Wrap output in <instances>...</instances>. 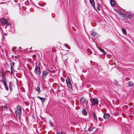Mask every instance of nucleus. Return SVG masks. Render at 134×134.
I'll return each mask as SVG.
<instances>
[{"label": "nucleus", "instance_id": "a18cd8bd", "mask_svg": "<svg viewBox=\"0 0 134 134\" xmlns=\"http://www.w3.org/2000/svg\"><path fill=\"white\" fill-rule=\"evenodd\" d=\"M31 48L32 47H31V48H30V49H31Z\"/></svg>", "mask_w": 134, "mask_h": 134}, {"label": "nucleus", "instance_id": "f03ea898", "mask_svg": "<svg viewBox=\"0 0 134 134\" xmlns=\"http://www.w3.org/2000/svg\"><path fill=\"white\" fill-rule=\"evenodd\" d=\"M49 71V70H43L42 72V79L44 80L46 77Z\"/></svg>", "mask_w": 134, "mask_h": 134}, {"label": "nucleus", "instance_id": "c756f323", "mask_svg": "<svg viewBox=\"0 0 134 134\" xmlns=\"http://www.w3.org/2000/svg\"><path fill=\"white\" fill-rule=\"evenodd\" d=\"M4 108L5 110H7L8 109L7 106V105H5V106H4Z\"/></svg>", "mask_w": 134, "mask_h": 134}, {"label": "nucleus", "instance_id": "423d86ee", "mask_svg": "<svg viewBox=\"0 0 134 134\" xmlns=\"http://www.w3.org/2000/svg\"><path fill=\"white\" fill-rule=\"evenodd\" d=\"M91 103L92 106L95 105H97L98 104V101L97 99L93 98L91 101Z\"/></svg>", "mask_w": 134, "mask_h": 134}, {"label": "nucleus", "instance_id": "2eb2a0df", "mask_svg": "<svg viewBox=\"0 0 134 134\" xmlns=\"http://www.w3.org/2000/svg\"><path fill=\"white\" fill-rule=\"evenodd\" d=\"M82 114L85 115L87 114V113L85 109H83L82 111Z\"/></svg>", "mask_w": 134, "mask_h": 134}, {"label": "nucleus", "instance_id": "20e7f679", "mask_svg": "<svg viewBox=\"0 0 134 134\" xmlns=\"http://www.w3.org/2000/svg\"><path fill=\"white\" fill-rule=\"evenodd\" d=\"M17 110L15 111V113L16 116H20V115L21 113V108L20 106L18 105L16 107Z\"/></svg>", "mask_w": 134, "mask_h": 134}, {"label": "nucleus", "instance_id": "aec40b11", "mask_svg": "<svg viewBox=\"0 0 134 134\" xmlns=\"http://www.w3.org/2000/svg\"><path fill=\"white\" fill-rule=\"evenodd\" d=\"M94 129V127H90L88 128V131H89V132H91L93 130V129Z\"/></svg>", "mask_w": 134, "mask_h": 134}, {"label": "nucleus", "instance_id": "c9c22d12", "mask_svg": "<svg viewBox=\"0 0 134 134\" xmlns=\"http://www.w3.org/2000/svg\"><path fill=\"white\" fill-rule=\"evenodd\" d=\"M130 78L128 77H126L125 78V80H126L128 81L129 80Z\"/></svg>", "mask_w": 134, "mask_h": 134}, {"label": "nucleus", "instance_id": "cd10ccee", "mask_svg": "<svg viewBox=\"0 0 134 134\" xmlns=\"http://www.w3.org/2000/svg\"><path fill=\"white\" fill-rule=\"evenodd\" d=\"M100 51L101 52H102L103 54H106L105 53V52L104 50L102 48H100Z\"/></svg>", "mask_w": 134, "mask_h": 134}, {"label": "nucleus", "instance_id": "ea45409f", "mask_svg": "<svg viewBox=\"0 0 134 134\" xmlns=\"http://www.w3.org/2000/svg\"><path fill=\"white\" fill-rule=\"evenodd\" d=\"M9 88V89H10V91H11L12 90V87H10Z\"/></svg>", "mask_w": 134, "mask_h": 134}, {"label": "nucleus", "instance_id": "09e8293b", "mask_svg": "<svg viewBox=\"0 0 134 134\" xmlns=\"http://www.w3.org/2000/svg\"><path fill=\"white\" fill-rule=\"evenodd\" d=\"M5 34L6 35L7 34L6 33Z\"/></svg>", "mask_w": 134, "mask_h": 134}, {"label": "nucleus", "instance_id": "473e14b6", "mask_svg": "<svg viewBox=\"0 0 134 134\" xmlns=\"http://www.w3.org/2000/svg\"><path fill=\"white\" fill-rule=\"evenodd\" d=\"M11 84H12V83H11V82L10 81L9 83V87H12Z\"/></svg>", "mask_w": 134, "mask_h": 134}, {"label": "nucleus", "instance_id": "ddd939ff", "mask_svg": "<svg viewBox=\"0 0 134 134\" xmlns=\"http://www.w3.org/2000/svg\"><path fill=\"white\" fill-rule=\"evenodd\" d=\"M127 84L129 87H132L133 85V83L131 82H128Z\"/></svg>", "mask_w": 134, "mask_h": 134}, {"label": "nucleus", "instance_id": "1a4fd4ad", "mask_svg": "<svg viewBox=\"0 0 134 134\" xmlns=\"http://www.w3.org/2000/svg\"><path fill=\"white\" fill-rule=\"evenodd\" d=\"M109 117L110 115L108 114L104 113V114L103 117L104 119H108L109 118Z\"/></svg>", "mask_w": 134, "mask_h": 134}, {"label": "nucleus", "instance_id": "dca6fc26", "mask_svg": "<svg viewBox=\"0 0 134 134\" xmlns=\"http://www.w3.org/2000/svg\"><path fill=\"white\" fill-rule=\"evenodd\" d=\"M113 83L114 85H116V86L120 85L119 84L118 81L116 80H114Z\"/></svg>", "mask_w": 134, "mask_h": 134}, {"label": "nucleus", "instance_id": "79ce46f5", "mask_svg": "<svg viewBox=\"0 0 134 134\" xmlns=\"http://www.w3.org/2000/svg\"><path fill=\"white\" fill-rule=\"evenodd\" d=\"M4 2H2L0 3V4H4Z\"/></svg>", "mask_w": 134, "mask_h": 134}, {"label": "nucleus", "instance_id": "e433bc0d", "mask_svg": "<svg viewBox=\"0 0 134 134\" xmlns=\"http://www.w3.org/2000/svg\"><path fill=\"white\" fill-rule=\"evenodd\" d=\"M50 125H51V126H53V123L52 122H51Z\"/></svg>", "mask_w": 134, "mask_h": 134}, {"label": "nucleus", "instance_id": "6ab92c4d", "mask_svg": "<svg viewBox=\"0 0 134 134\" xmlns=\"http://www.w3.org/2000/svg\"><path fill=\"white\" fill-rule=\"evenodd\" d=\"M38 4L41 6L43 7L46 5V3H38Z\"/></svg>", "mask_w": 134, "mask_h": 134}, {"label": "nucleus", "instance_id": "58836bf2", "mask_svg": "<svg viewBox=\"0 0 134 134\" xmlns=\"http://www.w3.org/2000/svg\"><path fill=\"white\" fill-rule=\"evenodd\" d=\"M57 134H63L62 132H57Z\"/></svg>", "mask_w": 134, "mask_h": 134}, {"label": "nucleus", "instance_id": "49530a36", "mask_svg": "<svg viewBox=\"0 0 134 134\" xmlns=\"http://www.w3.org/2000/svg\"><path fill=\"white\" fill-rule=\"evenodd\" d=\"M16 48V47H13V48Z\"/></svg>", "mask_w": 134, "mask_h": 134}, {"label": "nucleus", "instance_id": "2f4dec72", "mask_svg": "<svg viewBox=\"0 0 134 134\" xmlns=\"http://www.w3.org/2000/svg\"><path fill=\"white\" fill-rule=\"evenodd\" d=\"M98 119H99V120L100 121H103V119L101 118L100 117H99L98 118Z\"/></svg>", "mask_w": 134, "mask_h": 134}, {"label": "nucleus", "instance_id": "9b49d317", "mask_svg": "<svg viewBox=\"0 0 134 134\" xmlns=\"http://www.w3.org/2000/svg\"><path fill=\"white\" fill-rule=\"evenodd\" d=\"M89 1L92 5L93 6L94 8V9L95 8V6L94 0H89Z\"/></svg>", "mask_w": 134, "mask_h": 134}, {"label": "nucleus", "instance_id": "f257e3e1", "mask_svg": "<svg viewBox=\"0 0 134 134\" xmlns=\"http://www.w3.org/2000/svg\"><path fill=\"white\" fill-rule=\"evenodd\" d=\"M38 66L37 65H36L34 71V72L37 75H39L41 73V71L40 69V63L39 62L38 64Z\"/></svg>", "mask_w": 134, "mask_h": 134}, {"label": "nucleus", "instance_id": "7ed1b4c3", "mask_svg": "<svg viewBox=\"0 0 134 134\" xmlns=\"http://www.w3.org/2000/svg\"><path fill=\"white\" fill-rule=\"evenodd\" d=\"M66 82L68 87L71 89L72 88V85L69 77H68L66 80Z\"/></svg>", "mask_w": 134, "mask_h": 134}, {"label": "nucleus", "instance_id": "b1692460", "mask_svg": "<svg viewBox=\"0 0 134 134\" xmlns=\"http://www.w3.org/2000/svg\"><path fill=\"white\" fill-rule=\"evenodd\" d=\"M93 117L95 120H97V118L96 116V114L95 113H94L93 114Z\"/></svg>", "mask_w": 134, "mask_h": 134}, {"label": "nucleus", "instance_id": "5701e85b", "mask_svg": "<svg viewBox=\"0 0 134 134\" xmlns=\"http://www.w3.org/2000/svg\"><path fill=\"white\" fill-rule=\"evenodd\" d=\"M35 89L38 92H40V87L38 86L37 87H35Z\"/></svg>", "mask_w": 134, "mask_h": 134}, {"label": "nucleus", "instance_id": "39448f33", "mask_svg": "<svg viewBox=\"0 0 134 134\" xmlns=\"http://www.w3.org/2000/svg\"><path fill=\"white\" fill-rule=\"evenodd\" d=\"M5 28L7 30L10 31H12V30L13 29L11 25L9 24H7L6 25Z\"/></svg>", "mask_w": 134, "mask_h": 134}, {"label": "nucleus", "instance_id": "9d476101", "mask_svg": "<svg viewBox=\"0 0 134 134\" xmlns=\"http://www.w3.org/2000/svg\"><path fill=\"white\" fill-rule=\"evenodd\" d=\"M37 98L40 99L42 103L44 102L45 101V100L46 99L45 98H42L39 96H37Z\"/></svg>", "mask_w": 134, "mask_h": 134}, {"label": "nucleus", "instance_id": "412c9836", "mask_svg": "<svg viewBox=\"0 0 134 134\" xmlns=\"http://www.w3.org/2000/svg\"><path fill=\"white\" fill-rule=\"evenodd\" d=\"M92 32H91V35L93 36L96 37V36L97 35V34L95 32H93L92 31Z\"/></svg>", "mask_w": 134, "mask_h": 134}, {"label": "nucleus", "instance_id": "37998d69", "mask_svg": "<svg viewBox=\"0 0 134 134\" xmlns=\"http://www.w3.org/2000/svg\"><path fill=\"white\" fill-rule=\"evenodd\" d=\"M61 86H62V87H63V88H64V89H65V87L64 86H63L62 85Z\"/></svg>", "mask_w": 134, "mask_h": 134}, {"label": "nucleus", "instance_id": "f8f14e48", "mask_svg": "<svg viewBox=\"0 0 134 134\" xmlns=\"http://www.w3.org/2000/svg\"><path fill=\"white\" fill-rule=\"evenodd\" d=\"M86 99L84 98L83 97H81L80 99V102L82 103L83 104H84V103L85 102Z\"/></svg>", "mask_w": 134, "mask_h": 134}, {"label": "nucleus", "instance_id": "c03bdc74", "mask_svg": "<svg viewBox=\"0 0 134 134\" xmlns=\"http://www.w3.org/2000/svg\"><path fill=\"white\" fill-rule=\"evenodd\" d=\"M12 50L13 51H14V50H13V48L12 49Z\"/></svg>", "mask_w": 134, "mask_h": 134}, {"label": "nucleus", "instance_id": "a19ab883", "mask_svg": "<svg viewBox=\"0 0 134 134\" xmlns=\"http://www.w3.org/2000/svg\"><path fill=\"white\" fill-rule=\"evenodd\" d=\"M62 133L63 134H66V133L64 132H62Z\"/></svg>", "mask_w": 134, "mask_h": 134}, {"label": "nucleus", "instance_id": "393cba45", "mask_svg": "<svg viewBox=\"0 0 134 134\" xmlns=\"http://www.w3.org/2000/svg\"><path fill=\"white\" fill-rule=\"evenodd\" d=\"M119 13L120 14V15L121 16H122V18H124V17H125V15H124V14H123L121 12H119Z\"/></svg>", "mask_w": 134, "mask_h": 134}, {"label": "nucleus", "instance_id": "4c0bfd02", "mask_svg": "<svg viewBox=\"0 0 134 134\" xmlns=\"http://www.w3.org/2000/svg\"><path fill=\"white\" fill-rule=\"evenodd\" d=\"M75 62H78L79 61V60L78 59H77V58H76L75 59Z\"/></svg>", "mask_w": 134, "mask_h": 134}, {"label": "nucleus", "instance_id": "a211bd4d", "mask_svg": "<svg viewBox=\"0 0 134 134\" xmlns=\"http://www.w3.org/2000/svg\"><path fill=\"white\" fill-rule=\"evenodd\" d=\"M122 32L123 33V34L124 35H127V32H126V30H125V29L124 28H123L122 29Z\"/></svg>", "mask_w": 134, "mask_h": 134}, {"label": "nucleus", "instance_id": "4be33fe9", "mask_svg": "<svg viewBox=\"0 0 134 134\" xmlns=\"http://www.w3.org/2000/svg\"><path fill=\"white\" fill-rule=\"evenodd\" d=\"M110 4L111 5L113 6H114L115 5V3L114 2L113 0H110Z\"/></svg>", "mask_w": 134, "mask_h": 134}, {"label": "nucleus", "instance_id": "de8ad7c7", "mask_svg": "<svg viewBox=\"0 0 134 134\" xmlns=\"http://www.w3.org/2000/svg\"><path fill=\"white\" fill-rule=\"evenodd\" d=\"M13 56H14V55H12V57H13Z\"/></svg>", "mask_w": 134, "mask_h": 134}, {"label": "nucleus", "instance_id": "0eeeda50", "mask_svg": "<svg viewBox=\"0 0 134 134\" xmlns=\"http://www.w3.org/2000/svg\"><path fill=\"white\" fill-rule=\"evenodd\" d=\"M0 22L2 25H4L7 24V21L3 18L0 19Z\"/></svg>", "mask_w": 134, "mask_h": 134}, {"label": "nucleus", "instance_id": "a878e982", "mask_svg": "<svg viewBox=\"0 0 134 134\" xmlns=\"http://www.w3.org/2000/svg\"><path fill=\"white\" fill-rule=\"evenodd\" d=\"M63 59H64L66 61L67 60L68 57L66 55H65L63 57Z\"/></svg>", "mask_w": 134, "mask_h": 134}, {"label": "nucleus", "instance_id": "72a5a7b5", "mask_svg": "<svg viewBox=\"0 0 134 134\" xmlns=\"http://www.w3.org/2000/svg\"><path fill=\"white\" fill-rule=\"evenodd\" d=\"M49 72H50L51 73H53L54 72V71H51V70H49Z\"/></svg>", "mask_w": 134, "mask_h": 134}, {"label": "nucleus", "instance_id": "6e6552de", "mask_svg": "<svg viewBox=\"0 0 134 134\" xmlns=\"http://www.w3.org/2000/svg\"><path fill=\"white\" fill-rule=\"evenodd\" d=\"M15 63L13 62L12 63H10V65L11 66V71L12 73H13V67L14 66Z\"/></svg>", "mask_w": 134, "mask_h": 134}, {"label": "nucleus", "instance_id": "bb28decb", "mask_svg": "<svg viewBox=\"0 0 134 134\" xmlns=\"http://www.w3.org/2000/svg\"><path fill=\"white\" fill-rule=\"evenodd\" d=\"M65 46L68 49H69L70 48V47L68 44H64Z\"/></svg>", "mask_w": 134, "mask_h": 134}, {"label": "nucleus", "instance_id": "4468645a", "mask_svg": "<svg viewBox=\"0 0 134 134\" xmlns=\"http://www.w3.org/2000/svg\"><path fill=\"white\" fill-rule=\"evenodd\" d=\"M2 82L4 84V82L6 83V82L5 81V77L4 76H2Z\"/></svg>", "mask_w": 134, "mask_h": 134}, {"label": "nucleus", "instance_id": "f704fd0d", "mask_svg": "<svg viewBox=\"0 0 134 134\" xmlns=\"http://www.w3.org/2000/svg\"><path fill=\"white\" fill-rule=\"evenodd\" d=\"M22 48L21 47H19V49L20 51H22L23 50L22 49Z\"/></svg>", "mask_w": 134, "mask_h": 134}, {"label": "nucleus", "instance_id": "f3484780", "mask_svg": "<svg viewBox=\"0 0 134 134\" xmlns=\"http://www.w3.org/2000/svg\"><path fill=\"white\" fill-rule=\"evenodd\" d=\"M4 87L5 88V90H7V91H8V88L7 87L6 83L4 82Z\"/></svg>", "mask_w": 134, "mask_h": 134}, {"label": "nucleus", "instance_id": "7c9ffc66", "mask_svg": "<svg viewBox=\"0 0 134 134\" xmlns=\"http://www.w3.org/2000/svg\"><path fill=\"white\" fill-rule=\"evenodd\" d=\"M128 17L130 19H131L132 18V16L131 15H128Z\"/></svg>", "mask_w": 134, "mask_h": 134}, {"label": "nucleus", "instance_id": "c85d7f7f", "mask_svg": "<svg viewBox=\"0 0 134 134\" xmlns=\"http://www.w3.org/2000/svg\"><path fill=\"white\" fill-rule=\"evenodd\" d=\"M97 8L98 10H100V6L99 5V4H97Z\"/></svg>", "mask_w": 134, "mask_h": 134}]
</instances>
